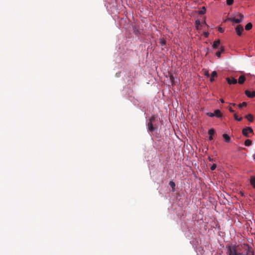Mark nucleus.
I'll list each match as a JSON object with an SVG mask.
<instances>
[{
	"label": "nucleus",
	"instance_id": "aec40b11",
	"mask_svg": "<svg viewBox=\"0 0 255 255\" xmlns=\"http://www.w3.org/2000/svg\"><path fill=\"white\" fill-rule=\"evenodd\" d=\"M247 105V104L246 102H243L242 104H239V108L240 109L242 108L243 107H246Z\"/></svg>",
	"mask_w": 255,
	"mask_h": 255
},
{
	"label": "nucleus",
	"instance_id": "9d476101",
	"mask_svg": "<svg viewBox=\"0 0 255 255\" xmlns=\"http://www.w3.org/2000/svg\"><path fill=\"white\" fill-rule=\"evenodd\" d=\"M147 128L149 131H153L155 130V128H154L153 126V123L148 122L147 124Z\"/></svg>",
	"mask_w": 255,
	"mask_h": 255
},
{
	"label": "nucleus",
	"instance_id": "f3484780",
	"mask_svg": "<svg viewBox=\"0 0 255 255\" xmlns=\"http://www.w3.org/2000/svg\"><path fill=\"white\" fill-rule=\"evenodd\" d=\"M252 140L250 139H249L246 140L245 141V145L247 146L251 145L252 144Z\"/></svg>",
	"mask_w": 255,
	"mask_h": 255
},
{
	"label": "nucleus",
	"instance_id": "1a4fd4ad",
	"mask_svg": "<svg viewBox=\"0 0 255 255\" xmlns=\"http://www.w3.org/2000/svg\"><path fill=\"white\" fill-rule=\"evenodd\" d=\"M246 77L244 75H241L239 77V80H238V83L240 84H243L245 80H246Z\"/></svg>",
	"mask_w": 255,
	"mask_h": 255
},
{
	"label": "nucleus",
	"instance_id": "4468645a",
	"mask_svg": "<svg viewBox=\"0 0 255 255\" xmlns=\"http://www.w3.org/2000/svg\"><path fill=\"white\" fill-rule=\"evenodd\" d=\"M159 43L160 44L161 46H164V45H166V40L163 38H160L159 39Z\"/></svg>",
	"mask_w": 255,
	"mask_h": 255
},
{
	"label": "nucleus",
	"instance_id": "0eeeda50",
	"mask_svg": "<svg viewBox=\"0 0 255 255\" xmlns=\"http://www.w3.org/2000/svg\"><path fill=\"white\" fill-rule=\"evenodd\" d=\"M208 133L210 134L209 140H212L213 139V135L215 133V130L213 128L210 129L208 131Z\"/></svg>",
	"mask_w": 255,
	"mask_h": 255
},
{
	"label": "nucleus",
	"instance_id": "2eb2a0df",
	"mask_svg": "<svg viewBox=\"0 0 255 255\" xmlns=\"http://www.w3.org/2000/svg\"><path fill=\"white\" fill-rule=\"evenodd\" d=\"M253 25L251 22L248 23L245 26V29L246 30H249L252 29Z\"/></svg>",
	"mask_w": 255,
	"mask_h": 255
},
{
	"label": "nucleus",
	"instance_id": "a878e982",
	"mask_svg": "<svg viewBox=\"0 0 255 255\" xmlns=\"http://www.w3.org/2000/svg\"><path fill=\"white\" fill-rule=\"evenodd\" d=\"M204 75L206 76H207V77H210L209 73L208 71H207V70H205V73H204Z\"/></svg>",
	"mask_w": 255,
	"mask_h": 255
},
{
	"label": "nucleus",
	"instance_id": "393cba45",
	"mask_svg": "<svg viewBox=\"0 0 255 255\" xmlns=\"http://www.w3.org/2000/svg\"><path fill=\"white\" fill-rule=\"evenodd\" d=\"M169 185L173 188H174V187L175 186V184L174 182H173V181H170L169 182Z\"/></svg>",
	"mask_w": 255,
	"mask_h": 255
},
{
	"label": "nucleus",
	"instance_id": "4be33fe9",
	"mask_svg": "<svg viewBox=\"0 0 255 255\" xmlns=\"http://www.w3.org/2000/svg\"><path fill=\"white\" fill-rule=\"evenodd\" d=\"M234 2V0H227V4L228 5H232Z\"/></svg>",
	"mask_w": 255,
	"mask_h": 255
},
{
	"label": "nucleus",
	"instance_id": "2f4dec72",
	"mask_svg": "<svg viewBox=\"0 0 255 255\" xmlns=\"http://www.w3.org/2000/svg\"><path fill=\"white\" fill-rule=\"evenodd\" d=\"M229 110L231 113H234L235 112V111L231 107H230Z\"/></svg>",
	"mask_w": 255,
	"mask_h": 255
},
{
	"label": "nucleus",
	"instance_id": "f257e3e1",
	"mask_svg": "<svg viewBox=\"0 0 255 255\" xmlns=\"http://www.w3.org/2000/svg\"><path fill=\"white\" fill-rule=\"evenodd\" d=\"M238 15L240 17V18H237L235 17H231L229 18L228 19L231 21H234L236 23H240L243 21L244 16V15L242 14V13H239Z\"/></svg>",
	"mask_w": 255,
	"mask_h": 255
},
{
	"label": "nucleus",
	"instance_id": "5701e85b",
	"mask_svg": "<svg viewBox=\"0 0 255 255\" xmlns=\"http://www.w3.org/2000/svg\"><path fill=\"white\" fill-rule=\"evenodd\" d=\"M217 75H217V72H216V71H214L212 73V74H211V76H212V77H214V78L215 77H217Z\"/></svg>",
	"mask_w": 255,
	"mask_h": 255
},
{
	"label": "nucleus",
	"instance_id": "e433bc0d",
	"mask_svg": "<svg viewBox=\"0 0 255 255\" xmlns=\"http://www.w3.org/2000/svg\"><path fill=\"white\" fill-rule=\"evenodd\" d=\"M240 194H241L242 196H244V193L242 192H240Z\"/></svg>",
	"mask_w": 255,
	"mask_h": 255
},
{
	"label": "nucleus",
	"instance_id": "72a5a7b5",
	"mask_svg": "<svg viewBox=\"0 0 255 255\" xmlns=\"http://www.w3.org/2000/svg\"><path fill=\"white\" fill-rule=\"evenodd\" d=\"M208 159L210 161H214V159L213 158H212L211 157L209 156L208 157Z\"/></svg>",
	"mask_w": 255,
	"mask_h": 255
},
{
	"label": "nucleus",
	"instance_id": "b1692460",
	"mask_svg": "<svg viewBox=\"0 0 255 255\" xmlns=\"http://www.w3.org/2000/svg\"><path fill=\"white\" fill-rule=\"evenodd\" d=\"M217 167V165L216 164H213L211 167V170H214Z\"/></svg>",
	"mask_w": 255,
	"mask_h": 255
},
{
	"label": "nucleus",
	"instance_id": "58836bf2",
	"mask_svg": "<svg viewBox=\"0 0 255 255\" xmlns=\"http://www.w3.org/2000/svg\"><path fill=\"white\" fill-rule=\"evenodd\" d=\"M204 23L205 24H206L205 21H204Z\"/></svg>",
	"mask_w": 255,
	"mask_h": 255
},
{
	"label": "nucleus",
	"instance_id": "4c0bfd02",
	"mask_svg": "<svg viewBox=\"0 0 255 255\" xmlns=\"http://www.w3.org/2000/svg\"><path fill=\"white\" fill-rule=\"evenodd\" d=\"M232 104L233 106H235L236 105V104H235V103H232V104Z\"/></svg>",
	"mask_w": 255,
	"mask_h": 255
},
{
	"label": "nucleus",
	"instance_id": "c85d7f7f",
	"mask_svg": "<svg viewBox=\"0 0 255 255\" xmlns=\"http://www.w3.org/2000/svg\"><path fill=\"white\" fill-rule=\"evenodd\" d=\"M218 30H219V31L220 32H221V33H223V32H224V29H223V28H222V27H219L218 28Z\"/></svg>",
	"mask_w": 255,
	"mask_h": 255
},
{
	"label": "nucleus",
	"instance_id": "412c9836",
	"mask_svg": "<svg viewBox=\"0 0 255 255\" xmlns=\"http://www.w3.org/2000/svg\"><path fill=\"white\" fill-rule=\"evenodd\" d=\"M156 117L152 116L149 119V122L154 123L155 121Z\"/></svg>",
	"mask_w": 255,
	"mask_h": 255
},
{
	"label": "nucleus",
	"instance_id": "6e6552de",
	"mask_svg": "<svg viewBox=\"0 0 255 255\" xmlns=\"http://www.w3.org/2000/svg\"><path fill=\"white\" fill-rule=\"evenodd\" d=\"M223 137L224 140L226 142L229 143L231 141V138L229 136V135H228L227 134H226V133L223 134Z\"/></svg>",
	"mask_w": 255,
	"mask_h": 255
},
{
	"label": "nucleus",
	"instance_id": "dca6fc26",
	"mask_svg": "<svg viewBox=\"0 0 255 255\" xmlns=\"http://www.w3.org/2000/svg\"><path fill=\"white\" fill-rule=\"evenodd\" d=\"M206 11V7L205 6L202 7L201 10H200L198 12L199 14H203L205 13Z\"/></svg>",
	"mask_w": 255,
	"mask_h": 255
},
{
	"label": "nucleus",
	"instance_id": "39448f33",
	"mask_svg": "<svg viewBox=\"0 0 255 255\" xmlns=\"http://www.w3.org/2000/svg\"><path fill=\"white\" fill-rule=\"evenodd\" d=\"M245 94L249 98H254L255 97V91L251 92L249 90H246Z\"/></svg>",
	"mask_w": 255,
	"mask_h": 255
},
{
	"label": "nucleus",
	"instance_id": "9b49d317",
	"mask_svg": "<svg viewBox=\"0 0 255 255\" xmlns=\"http://www.w3.org/2000/svg\"><path fill=\"white\" fill-rule=\"evenodd\" d=\"M245 118L247 119L248 121L251 122H253L254 121V117L253 116L249 114L245 116Z\"/></svg>",
	"mask_w": 255,
	"mask_h": 255
},
{
	"label": "nucleus",
	"instance_id": "c9c22d12",
	"mask_svg": "<svg viewBox=\"0 0 255 255\" xmlns=\"http://www.w3.org/2000/svg\"><path fill=\"white\" fill-rule=\"evenodd\" d=\"M173 78V77L172 76H170V79L171 80H172Z\"/></svg>",
	"mask_w": 255,
	"mask_h": 255
},
{
	"label": "nucleus",
	"instance_id": "f03ea898",
	"mask_svg": "<svg viewBox=\"0 0 255 255\" xmlns=\"http://www.w3.org/2000/svg\"><path fill=\"white\" fill-rule=\"evenodd\" d=\"M242 133H243V134L244 136H245L246 137H249L250 136L249 135V133H253L254 131H253V129L252 128L247 127V128L243 129Z\"/></svg>",
	"mask_w": 255,
	"mask_h": 255
},
{
	"label": "nucleus",
	"instance_id": "423d86ee",
	"mask_svg": "<svg viewBox=\"0 0 255 255\" xmlns=\"http://www.w3.org/2000/svg\"><path fill=\"white\" fill-rule=\"evenodd\" d=\"M220 44V39H218L216 41H215L213 44L212 47L213 49H217L218 48L219 45Z\"/></svg>",
	"mask_w": 255,
	"mask_h": 255
},
{
	"label": "nucleus",
	"instance_id": "f704fd0d",
	"mask_svg": "<svg viewBox=\"0 0 255 255\" xmlns=\"http://www.w3.org/2000/svg\"><path fill=\"white\" fill-rule=\"evenodd\" d=\"M220 101H221V103H224L225 102H224V100H223V99H220Z\"/></svg>",
	"mask_w": 255,
	"mask_h": 255
},
{
	"label": "nucleus",
	"instance_id": "473e14b6",
	"mask_svg": "<svg viewBox=\"0 0 255 255\" xmlns=\"http://www.w3.org/2000/svg\"><path fill=\"white\" fill-rule=\"evenodd\" d=\"M210 82H213V81H214V77H212L211 76V78H210Z\"/></svg>",
	"mask_w": 255,
	"mask_h": 255
},
{
	"label": "nucleus",
	"instance_id": "ddd939ff",
	"mask_svg": "<svg viewBox=\"0 0 255 255\" xmlns=\"http://www.w3.org/2000/svg\"><path fill=\"white\" fill-rule=\"evenodd\" d=\"M250 183L252 186L255 188V176H251L250 179Z\"/></svg>",
	"mask_w": 255,
	"mask_h": 255
},
{
	"label": "nucleus",
	"instance_id": "6ab92c4d",
	"mask_svg": "<svg viewBox=\"0 0 255 255\" xmlns=\"http://www.w3.org/2000/svg\"><path fill=\"white\" fill-rule=\"evenodd\" d=\"M234 118L236 120L238 121H241L243 119L242 117H240L239 118V117H238V116L236 114H234Z\"/></svg>",
	"mask_w": 255,
	"mask_h": 255
},
{
	"label": "nucleus",
	"instance_id": "7c9ffc66",
	"mask_svg": "<svg viewBox=\"0 0 255 255\" xmlns=\"http://www.w3.org/2000/svg\"><path fill=\"white\" fill-rule=\"evenodd\" d=\"M220 52H221V53H222V52H223L224 51V47L223 46H221L220 47V50L219 51Z\"/></svg>",
	"mask_w": 255,
	"mask_h": 255
},
{
	"label": "nucleus",
	"instance_id": "a211bd4d",
	"mask_svg": "<svg viewBox=\"0 0 255 255\" xmlns=\"http://www.w3.org/2000/svg\"><path fill=\"white\" fill-rule=\"evenodd\" d=\"M200 24H201V22H200V21L199 19H197L195 21V25H196V28L197 29H199V26L200 25Z\"/></svg>",
	"mask_w": 255,
	"mask_h": 255
},
{
	"label": "nucleus",
	"instance_id": "bb28decb",
	"mask_svg": "<svg viewBox=\"0 0 255 255\" xmlns=\"http://www.w3.org/2000/svg\"><path fill=\"white\" fill-rule=\"evenodd\" d=\"M207 115L208 116L210 117H214V113H210V112H209V113H207Z\"/></svg>",
	"mask_w": 255,
	"mask_h": 255
},
{
	"label": "nucleus",
	"instance_id": "20e7f679",
	"mask_svg": "<svg viewBox=\"0 0 255 255\" xmlns=\"http://www.w3.org/2000/svg\"><path fill=\"white\" fill-rule=\"evenodd\" d=\"M226 80L228 82V83L229 84H236L237 83V79H235L234 78H230L229 77H228L226 78Z\"/></svg>",
	"mask_w": 255,
	"mask_h": 255
},
{
	"label": "nucleus",
	"instance_id": "7ed1b4c3",
	"mask_svg": "<svg viewBox=\"0 0 255 255\" xmlns=\"http://www.w3.org/2000/svg\"><path fill=\"white\" fill-rule=\"evenodd\" d=\"M236 32L238 36H241L242 32L244 31L243 26L241 25H238L236 28Z\"/></svg>",
	"mask_w": 255,
	"mask_h": 255
},
{
	"label": "nucleus",
	"instance_id": "cd10ccee",
	"mask_svg": "<svg viewBox=\"0 0 255 255\" xmlns=\"http://www.w3.org/2000/svg\"><path fill=\"white\" fill-rule=\"evenodd\" d=\"M221 52H220L219 51H217V52H216V55L218 57H219V58H220V57H221Z\"/></svg>",
	"mask_w": 255,
	"mask_h": 255
},
{
	"label": "nucleus",
	"instance_id": "f8f14e48",
	"mask_svg": "<svg viewBox=\"0 0 255 255\" xmlns=\"http://www.w3.org/2000/svg\"><path fill=\"white\" fill-rule=\"evenodd\" d=\"M214 114V116H216L217 118H221L222 117L221 113L219 110H216Z\"/></svg>",
	"mask_w": 255,
	"mask_h": 255
},
{
	"label": "nucleus",
	"instance_id": "c756f323",
	"mask_svg": "<svg viewBox=\"0 0 255 255\" xmlns=\"http://www.w3.org/2000/svg\"><path fill=\"white\" fill-rule=\"evenodd\" d=\"M209 33L208 32H204V35L205 36V37H208V36H209Z\"/></svg>",
	"mask_w": 255,
	"mask_h": 255
}]
</instances>
